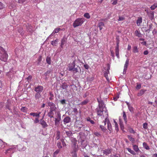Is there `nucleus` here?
<instances>
[{
    "instance_id": "1",
    "label": "nucleus",
    "mask_w": 157,
    "mask_h": 157,
    "mask_svg": "<svg viewBox=\"0 0 157 157\" xmlns=\"http://www.w3.org/2000/svg\"><path fill=\"white\" fill-rule=\"evenodd\" d=\"M8 58V55L6 51L2 47L0 46V59L2 61L6 62Z\"/></svg>"
},
{
    "instance_id": "2",
    "label": "nucleus",
    "mask_w": 157,
    "mask_h": 157,
    "mask_svg": "<svg viewBox=\"0 0 157 157\" xmlns=\"http://www.w3.org/2000/svg\"><path fill=\"white\" fill-rule=\"evenodd\" d=\"M84 21V18H79L77 19L73 23V26L74 27L76 28L79 26H81Z\"/></svg>"
},
{
    "instance_id": "3",
    "label": "nucleus",
    "mask_w": 157,
    "mask_h": 157,
    "mask_svg": "<svg viewBox=\"0 0 157 157\" xmlns=\"http://www.w3.org/2000/svg\"><path fill=\"white\" fill-rule=\"evenodd\" d=\"M95 111L97 113V115L98 116H104L103 114V112H104L108 116V114L107 110H104L103 109L97 108L96 109Z\"/></svg>"
},
{
    "instance_id": "4",
    "label": "nucleus",
    "mask_w": 157,
    "mask_h": 157,
    "mask_svg": "<svg viewBox=\"0 0 157 157\" xmlns=\"http://www.w3.org/2000/svg\"><path fill=\"white\" fill-rule=\"evenodd\" d=\"M147 13L151 20H152L154 18V12L150 10H145Z\"/></svg>"
},
{
    "instance_id": "5",
    "label": "nucleus",
    "mask_w": 157,
    "mask_h": 157,
    "mask_svg": "<svg viewBox=\"0 0 157 157\" xmlns=\"http://www.w3.org/2000/svg\"><path fill=\"white\" fill-rule=\"evenodd\" d=\"M108 119L106 118L105 119V120L103 121V124L100 125V128L101 129V130L103 132H105L106 130V128L105 127V126L106 124V122H107V121Z\"/></svg>"
},
{
    "instance_id": "6",
    "label": "nucleus",
    "mask_w": 157,
    "mask_h": 157,
    "mask_svg": "<svg viewBox=\"0 0 157 157\" xmlns=\"http://www.w3.org/2000/svg\"><path fill=\"white\" fill-rule=\"evenodd\" d=\"M58 117L55 118V124L56 126H58L59 124V122L61 120V114L58 113L57 114Z\"/></svg>"
},
{
    "instance_id": "7",
    "label": "nucleus",
    "mask_w": 157,
    "mask_h": 157,
    "mask_svg": "<svg viewBox=\"0 0 157 157\" xmlns=\"http://www.w3.org/2000/svg\"><path fill=\"white\" fill-rule=\"evenodd\" d=\"M97 101L98 103V108L104 109L105 107V105L102 100H100L98 98H97Z\"/></svg>"
},
{
    "instance_id": "8",
    "label": "nucleus",
    "mask_w": 157,
    "mask_h": 157,
    "mask_svg": "<svg viewBox=\"0 0 157 157\" xmlns=\"http://www.w3.org/2000/svg\"><path fill=\"white\" fill-rule=\"evenodd\" d=\"M119 40H117V46L115 48V53L117 57L119 59L120 58L119 55Z\"/></svg>"
},
{
    "instance_id": "9",
    "label": "nucleus",
    "mask_w": 157,
    "mask_h": 157,
    "mask_svg": "<svg viewBox=\"0 0 157 157\" xmlns=\"http://www.w3.org/2000/svg\"><path fill=\"white\" fill-rule=\"evenodd\" d=\"M26 30L28 32L30 33H32L33 31L32 26L29 24H27L26 25Z\"/></svg>"
},
{
    "instance_id": "10",
    "label": "nucleus",
    "mask_w": 157,
    "mask_h": 157,
    "mask_svg": "<svg viewBox=\"0 0 157 157\" xmlns=\"http://www.w3.org/2000/svg\"><path fill=\"white\" fill-rule=\"evenodd\" d=\"M43 87L42 86H39L35 88L34 90L37 93H39L40 92H41L43 90Z\"/></svg>"
},
{
    "instance_id": "11",
    "label": "nucleus",
    "mask_w": 157,
    "mask_h": 157,
    "mask_svg": "<svg viewBox=\"0 0 157 157\" xmlns=\"http://www.w3.org/2000/svg\"><path fill=\"white\" fill-rule=\"evenodd\" d=\"M48 104V106L50 107V110H55L56 107L55 104L54 103L52 102H49Z\"/></svg>"
},
{
    "instance_id": "12",
    "label": "nucleus",
    "mask_w": 157,
    "mask_h": 157,
    "mask_svg": "<svg viewBox=\"0 0 157 157\" xmlns=\"http://www.w3.org/2000/svg\"><path fill=\"white\" fill-rule=\"evenodd\" d=\"M75 67V61H74L72 63L70 64L68 66V70L69 71H72L74 67Z\"/></svg>"
},
{
    "instance_id": "13",
    "label": "nucleus",
    "mask_w": 157,
    "mask_h": 157,
    "mask_svg": "<svg viewBox=\"0 0 157 157\" xmlns=\"http://www.w3.org/2000/svg\"><path fill=\"white\" fill-rule=\"evenodd\" d=\"M71 119L69 116L65 117L63 120L64 124H66L67 123H69L71 122Z\"/></svg>"
},
{
    "instance_id": "14",
    "label": "nucleus",
    "mask_w": 157,
    "mask_h": 157,
    "mask_svg": "<svg viewBox=\"0 0 157 157\" xmlns=\"http://www.w3.org/2000/svg\"><path fill=\"white\" fill-rule=\"evenodd\" d=\"M146 90L145 89H141L138 92L137 95L138 97H140L143 95L146 91Z\"/></svg>"
},
{
    "instance_id": "15",
    "label": "nucleus",
    "mask_w": 157,
    "mask_h": 157,
    "mask_svg": "<svg viewBox=\"0 0 157 157\" xmlns=\"http://www.w3.org/2000/svg\"><path fill=\"white\" fill-rule=\"evenodd\" d=\"M41 97V95L40 93H36L35 95V98L36 100H37V102H40L39 99Z\"/></svg>"
},
{
    "instance_id": "16",
    "label": "nucleus",
    "mask_w": 157,
    "mask_h": 157,
    "mask_svg": "<svg viewBox=\"0 0 157 157\" xmlns=\"http://www.w3.org/2000/svg\"><path fill=\"white\" fill-rule=\"evenodd\" d=\"M132 52L134 53L138 52V48L137 45L135 46L132 47Z\"/></svg>"
},
{
    "instance_id": "17",
    "label": "nucleus",
    "mask_w": 157,
    "mask_h": 157,
    "mask_svg": "<svg viewBox=\"0 0 157 157\" xmlns=\"http://www.w3.org/2000/svg\"><path fill=\"white\" fill-rule=\"evenodd\" d=\"M40 124L42 125L43 128H46L48 126L44 120H41L40 121Z\"/></svg>"
},
{
    "instance_id": "18",
    "label": "nucleus",
    "mask_w": 157,
    "mask_h": 157,
    "mask_svg": "<svg viewBox=\"0 0 157 157\" xmlns=\"http://www.w3.org/2000/svg\"><path fill=\"white\" fill-rule=\"evenodd\" d=\"M61 29L60 28L55 29L53 31L52 33L49 36H51L54 35L56 33H58Z\"/></svg>"
},
{
    "instance_id": "19",
    "label": "nucleus",
    "mask_w": 157,
    "mask_h": 157,
    "mask_svg": "<svg viewBox=\"0 0 157 157\" xmlns=\"http://www.w3.org/2000/svg\"><path fill=\"white\" fill-rule=\"evenodd\" d=\"M54 111L50 110L49 112L48 113V115L50 118L53 117V115L54 114L53 111Z\"/></svg>"
},
{
    "instance_id": "20",
    "label": "nucleus",
    "mask_w": 157,
    "mask_h": 157,
    "mask_svg": "<svg viewBox=\"0 0 157 157\" xmlns=\"http://www.w3.org/2000/svg\"><path fill=\"white\" fill-rule=\"evenodd\" d=\"M107 128L108 130L110 131H111L112 129V126L109 120L108 119V120L107 121Z\"/></svg>"
},
{
    "instance_id": "21",
    "label": "nucleus",
    "mask_w": 157,
    "mask_h": 157,
    "mask_svg": "<svg viewBox=\"0 0 157 157\" xmlns=\"http://www.w3.org/2000/svg\"><path fill=\"white\" fill-rule=\"evenodd\" d=\"M56 136L55 138L56 140H58L60 138V132L59 131H56Z\"/></svg>"
},
{
    "instance_id": "22",
    "label": "nucleus",
    "mask_w": 157,
    "mask_h": 157,
    "mask_svg": "<svg viewBox=\"0 0 157 157\" xmlns=\"http://www.w3.org/2000/svg\"><path fill=\"white\" fill-rule=\"evenodd\" d=\"M132 146L133 147V149L136 152H138L140 150L138 148V146L136 145H134V144H132Z\"/></svg>"
},
{
    "instance_id": "23",
    "label": "nucleus",
    "mask_w": 157,
    "mask_h": 157,
    "mask_svg": "<svg viewBox=\"0 0 157 157\" xmlns=\"http://www.w3.org/2000/svg\"><path fill=\"white\" fill-rule=\"evenodd\" d=\"M135 35L136 36L139 37H142V35L137 30L135 31Z\"/></svg>"
},
{
    "instance_id": "24",
    "label": "nucleus",
    "mask_w": 157,
    "mask_h": 157,
    "mask_svg": "<svg viewBox=\"0 0 157 157\" xmlns=\"http://www.w3.org/2000/svg\"><path fill=\"white\" fill-rule=\"evenodd\" d=\"M58 39H56L54 41H52L51 42V44L53 46H56L58 44Z\"/></svg>"
},
{
    "instance_id": "25",
    "label": "nucleus",
    "mask_w": 157,
    "mask_h": 157,
    "mask_svg": "<svg viewBox=\"0 0 157 157\" xmlns=\"http://www.w3.org/2000/svg\"><path fill=\"white\" fill-rule=\"evenodd\" d=\"M142 18L141 17L138 18L136 21V24L138 26H139L142 22Z\"/></svg>"
},
{
    "instance_id": "26",
    "label": "nucleus",
    "mask_w": 157,
    "mask_h": 157,
    "mask_svg": "<svg viewBox=\"0 0 157 157\" xmlns=\"http://www.w3.org/2000/svg\"><path fill=\"white\" fill-rule=\"evenodd\" d=\"M98 25L99 28L100 30H101L102 29V27L105 26V24L103 22H101L99 23Z\"/></svg>"
},
{
    "instance_id": "27",
    "label": "nucleus",
    "mask_w": 157,
    "mask_h": 157,
    "mask_svg": "<svg viewBox=\"0 0 157 157\" xmlns=\"http://www.w3.org/2000/svg\"><path fill=\"white\" fill-rule=\"evenodd\" d=\"M14 150L12 148H10L6 151L5 153L6 154H7L8 153H13Z\"/></svg>"
},
{
    "instance_id": "28",
    "label": "nucleus",
    "mask_w": 157,
    "mask_h": 157,
    "mask_svg": "<svg viewBox=\"0 0 157 157\" xmlns=\"http://www.w3.org/2000/svg\"><path fill=\"white\" fill-rule=\"evenodd\" d=\"M127 150L130 153L133 155H135L136 154V153L133 150H132L130 148H127Z\"/></svg>"
},
{
    "instance_id": "29",
    "label": "nucleus",
    "mask_w": 157,
    "mask_h": 157,
    "mask_svg": "<svg viewBox=\"0 0 157 157\" xmlns=\"http://www.w3.org/2000/svg\"><path fill=\"white\" fill-rule=\"evenodd\" d=\"M128 139L129 140L132 142V143L133 144L135 143V139L132 137L131 136L129 135H128L127 136Z\"/></svg>"
},
{
    "instance_id": "30",
    "label": "nucleus",
    "mask_w": 157,
    "mask_h": 157,
    "mask_svg": "<svg viewBox=\"0 0 157 157\" xmlns=\"http://www.w3.org/2000/svg\"><path fill=\"white\" fill-rule=\"evenodd\" d=\"M111 152V150L109 149H107L103 151V153L105 154L106 155H107L108 154L110 153Z\"/></svg>"
},
{
    "instance_id": "31",
    "label": "nucleus",
    "mask_w": 157,
    "mask_h": 157,
    "mask_svg": "<svg viewBox=\"0 0 157 157\" xmlns=\"http://www.w3.org/2000/svg\"><path fill=\"white\" fill-rule=\"evenodd\" d=\"M144 147L146 150H149L150 149V147L145 142H144L143 144Z\"/></svg>"
},
{
    "instance_id": "32",
    "label": "nucleus",
    "mask_w": 157,
    "mask_h": 157,
    "mask_svg": "<svg viewBox=\"0 0 157 157\" xmlns=\"http://www.w3.org/2000/svg\"><path fill=\"white\" fill-rule=\"evenodd\" d=\"M129 59H127L124 65V68L125 69V70L127 69V67L129 64Z\"/></svg>"
},
{
    "instance_id": "33",
    "label": "nucleus",
    "mask_w": 157,
    "mask_h": 157,
    "mask_svg": "<svg viewBox=\"0 0 157 157\" xmlns=\"http://www.w3.org/2000/svg\"><path fill=\"white\" fill-rule=\"evenodd\" d=\"M66 42V40L65 39H62L61 41L60 47L62 48H63V45Z\"/></svg>"
},
{
    "instance_id": "34",
    "label": "nucleus",
    "mask_w": 157,
    "mask_h": 157,
    "mask_svg": "<svg viewBox=\"0 0 157 157\" xmlns=\"http://www.w3.org/2000/svg\"><path fill=\"white\" fill-rule=\"evenodd\" d=\"M157 7V3H155L150 7V9L152 10H154Z\"/></svg>"
},
{
    "instance_id": "35",
    "label": "nucleus",
    "mask_w": 157,
    "mask_h": 157,
    "mask_svg": "<svg viewBox=\"0 0 157 157\" xmlns=\"http://www.w3.org/2000/svg\"><path fill=\"white\" fill-rule=\"evenodd\" d=\"M123 117L125 123L126 124L127 122V120L126 115V114L125 112H123Z\"/></svg>"
},
{
    "instance_id": "36",
    "label": "nucleus",
    "mask_w": 157,
    "mask_h": 157,
    "mask_svg": "<svg viewBox=\"0 0 157 157\" xmlns=\"http://www.w3.org/2000/svg\"><path fill=\"white\" fill-rule=\"evenodd\" d=\"M68 86L67 84L65 83H63L62 84L61 86V88L63 89L66 90Z\"/></svg>"
},
{
    "instance_id": "37",
    "label": "nucleus",
    "mask_w": 157,
    "mask_h": 157,
    "mask_svg": "<svg viewBox=\"0 0 157 157\" xmlns=\"http://www.w3.org/2000/svg\"><path fill=\"white\" fill-rule=\"evenodd\" d=\"M80 67H79L77 66V67H74L72 71L73 72L75 73L78 71V69H80Z\"/></svg>"
},
{
    "instance_id": "38",
    "label": "nucleus",
    "mask_w": 157,
    "mask_h": 157,
    "mask_svg": "<svg viewBox=\"0 0 157 157\" xmlns=\"http://www.w3.org/2000/svg\"><path fill=\"white\" fill-rule=\"evenodd\" d=\"M86 120L90 122L92 124H94V121L91 120L90 117H88L86 118Z\"/></svg>"
},
{
    "instance_id": "39",
    "label": "nucleus",
    "mask_w": 157,
    "mask_h": 157,
    "mask_svg": "<svg viewBox=\"0 0 157 157\" xmlns=\"http://www.w3.org/2000/svg\"><path fill=\"white\" fill-rule=\"evenodd\" d=\"M128 107L129 111L132 113L133 112V108L129 104H127Z\"/></svg>"
},
{
    "instance_id": "40",
    "label": "nucleus",
    "mask_w": 157,
    "mask_h": 157,
    "mask_svg": "<svg viewBox=\"0 0 157 157\" xmlns=\"http://www.w3.org/2000/svg\"><path fill=\"white\" fill-rule=\"evenodd\" d=\"M89 102V100L88 99H86L85 100L82 101L81 103V104L82 105H85L87 104Z\"/></svg>"
},
{
    "instance_id": "41",
    "label": "nucleus",
    "mask_w": 157,
    "mask_h": 157,
    "mask_svg": "<svg viewBox=\"0 0 157 157\" xmlns=\"http://www.w3.org/2000/svg\"><path fill=\"white\" fill-rule=\"evenodd\" d=\"M46 62L48 64H51V60L50 57H47L46 59Z\"/></svg>"
},
{
    "instance_id": "42",
    "label": "nucleus",
    "mask_w": 157,
    "mask_h": 157,
    "mask_svg": "<svg viewBox=\"0 0 157 157\" xmlns=\"http://www.w3.org/2000/svg\"><path fill=\"white\" fill-rule=\"evenodd\" d=\"M18 32L21 35L23 34V30L22 28H20L18 29Z\"/></svg>"
},
{
    "instance_id": "43",
    "label": "nucleus",
    "mask_w": 157,
    "mask_h": 157,
    "mask_svg": "<svg viewBox=\"0 0 157 157\" xmlns=\"http://www.w3.org/2000/svg\"><path fill=\"white\" fill-rule=\"evenodd\" d=\"M30 115L33 116V117H39V115H37V113H31Z\"/></svg>"
},
{
    "instance_id": "44",
    "label": "nucleus",
    "mask_w": 157,
    "mask_h": 157,
    "mask_svg": "<svg viewBox=\"0 0 157 157\" xmlns=\"http://www.w3.org/2000/svg\"><path fill=\"white\" fill-rule=\"evenodd\" d=\"M84 16L87 19H89L90 17V16L88 13H85L84 14Z\"/></svg>"
},
{
    "instance_id": "45",
    "label": "nucleus",
    "mask_w": 157,
    "mask_h": 157,
    "mask_svg": "<svg viewBox=\"0 0 157 157\" xmlns=\"http://www.w3.org/2000/svg\"><path fill=\"white\" fill-rule=\"evenodd\" d=\"M149 29L145 30L146 32H148L149 33L150 31L152 29V25L151 24L149 25Z\"/></svg>"
},
{
    "instance_id": "46",
    "label": "nucleus",
    "mask_w": 157,
    "mask_h": 157,
    "mask_svg": "<svg viewBox=\"0 0 157 157\" xmlns=\"http://www.w3.org/2000/svg\"><path fill=\"white\" fill-rule=\"evenodd\" d=\"M114 122L115 123V130L117 131H118V124H117V122L115 121H114Z\"/></svg>"
},
{
    "instance_id": "47",
    "label": "nucleus",
    "mask_w": 157,
    "mask_h": 157,
    "mask_svg": "<svg viewBox=\"0 0 157 157\" xmlns=\"http://www.w3.org/2000/svg\"><path fill=\"white\" fill-rule=\"evenodd\" d=\"M66 134L68 136H70L72 135V132L71 131L66 132Z\"/></svg>"
},
{
    "instance_id": "48",
    "label": "nucleus",
    "mask_w": 157,
    "mask_h": 157,
    "mask_svg": "<svg viewBox=\"0 0 157 157\" xmlns=\"http://www.w3.org/2000/svg\"><path fill=\"white\" fill-rule=\"evenodd\" d=\"M59 150H57L55 151L53 154L54 157H56V155L59 153Z\"/></svg>"
},
{
    "instance_id": "49",
    "label": "nucleus",
    "mask_w": 157,
    "mask_h": 157,
    "mask_svg": "<svg viewBox=\"0 0 157 157\" xmlns=\"http://www.w3.org/2000/svg\"><path fill=\"white\" fill-rule=\"evenodd\" d=\"M141 84L137 83L136 86V89L137 90L140 89L141 88Z\"/></svg>"
},
{
    "instance_id": "50",
    "label": "nucleus",
    "mask_w": 157,
    "mask_h": 157,
    "mask_svg": "<svg viewBox=\"0 0 157 157\" xmlns=\"http://www.w3.org/2000/svg\"><path fill=\"white\" fill-rule=\"evenodd\" d=\"M57 145L59 148H61L62 147L60 142H58L57 144Z\"/></svg>"
},
{
    "instance_id": "51",
    "label": "nucleus",
    "mask_w": 157,
    "mask_h": 157,
    "mask_svg": "<svg viewBox=\"0 0 157 157\" xmlns=\"http://www.w3.org/2000/svg\"><path fill=\"white\" fill-rule=\"evenodd\" d=\"M125 18L123 16H119V18L118 19V21H122L124 20Z\"/></svg>"
},
{
    "instance_id": "52",
    "label": "nucleus",
    "mask_w": 157,
    "mask_h": 157,
    "mask_svg": "<svg viewBox=\"0 0 157 157\" xmlns=\"http://www.w3.org/2000/svg\"><path fill=\"white\" fill-rule=\"evenodd\" d=\"M42 60V56H39L37 59L38 64H39L40 62Z\"/></svg>"
},
{
    "instance_id": "53",
    "label": "nucleus",
    "mask_w": 157,
    "mask_h": 157,
    "mask_svg": "<svg viewBox=\"0 0 157 157\" xmlns=\"http://www.w3.org/2000/svg\"><path fill=\"white\" fill-rule=\"evenodd\" d=\"M143 128L145 129L147 128V123H144L143 124Z\"/></svg>"
},
{
    "instance_id": "54",
    "label": "nucleus",
    "mask_w": 157,
    "mask_h": 157,
    "mask_svg": "<svg viewBox=\"0 0 157 157\" xmlns=\"http://www.w3.org/2000/svg\"><path fill=\"white\" fill-rule=\"evenodd\" d=\"M27 108L25 107H22L21 109V110L24 112H26V111Z\"/></svg>"
},
{
    "instance_id": "55",
    "label": "nucleus",
    "mask_w": 157,
    "mask_h": 157,
    "mask_svg": "<svg viewBox=\"0 0 157 157\" xmlns=\"http://www.w3.org/2000/svg\"><path fill=\"white\" fill-rule=\"evenodd\" d=\"M60 103L62 105H64L66 104V100L65 99H63L60 101Z\"/></svg>"
},
{
    "instance_id": "56",
    "label": "nucleus",
    "mask_w": 157,
    "mask_h": 157,
    "mask_svg": "<svg viewBox=\"0 0 157 157\" xmlns=\"http://www.w3.org/2000/svg\"><path fill=\"white\" fill-rule=\"evenodd\" d=\"M94 134L97 136H101L100 133L97 132H94Z\"/></svg>"
},
{
    "instance_id": "57",
    "label": "nucleus",
    "mask_w": 157,
    "mask_h": 157,
    "mask_svg": "<svg viewBox=\"0 0 157 157\" xmlns=\"http://www.w3.org/2000/svg\"><path fill=\"white\" fill-rule=\"evenodd\" d=\"M5 7L4 5L0 2V10L3 9Z\"/></svg>"
},
{
    "instance_id": "58",
    "label": "nucleus",
    "mask_w": 157,
    "mask_h": 157,
    "mask_svg": "<svg viewBox=\"0 0 157 157\" xmlns=\"http://www.w3.org/2000/svg\"><path fill=\"white\" fill-rule=\"evenodd\" d=\"M39 117L36 118L35 120H34V122L35 124L38 123L39 121Z\"/></svg>"
},
{
    "instance_id": "59",
    "label": "nucleus",
    "mask_w": 157,
    "mask_h": 157,
    "mask_svg": "<svg viewBox=\"0 0 157 157\" xmlns=\"http://www.w3.org/2000/svg\"><path fill=\"white\" fill-rule=\"evenodd\" d=\"M109 72H108L107 71V72H105L104 74V76L106 78H108V74H109Z\"/></svg>"
},
{
    "instance_id": "60",
    "label": "nucleus",
    "mask_w": 157,
    "mask_h": 157,
    "mask_svg": "<svg viewBox=\"0 0 157 157\" xmlns=\"http://www.w3.org/2000/svg\"><path fill=\"white\" fill-rule=\"evenodd\" d=\"M84 68L86 69H87V70H88L89 68V66L87 64H84Z\"/></svg>"
},
{
    "instance_id": "61",
    "label": "nucleus",
    "mask_w": 157,
    "mask_h": 157,
    "mask_svg": "<svg viewBox=\"0 0 157 157\" xmlns=\"http://www.w3.org/2000/svg\"><path fill=\"white\" fill-rule=\"evenodd\" d=\"M73 111L74 113L76 114H77L78 113V110L76 108H75L73 109Z\"/></svg>"
},
{
    "instance_id": "62",
    "label": "nucleus",
    "mask_w": 157,
    "mask_h": 157,
    "mask_svg": "<svg viewBox=\"0 0 157 157\" xmlns=\"http://www.w3.org/2000/svg\"><path fill=\"white\" fill-rule=\"evenodd\" d=\"M26 0H18V2L19 3H22L25 2Z\"/></svg>"
},
{
    "instance_id": "63",
    "label": "nucleus",
    "mask_w": 157,
    "mask_h": 157,
    "mask_svg": "<svg viewBox=\"0 0 157 157\" xmlns=\"http://www.w3.org/2000/svg\"><path fill=\"white\" fill-rule=\"evenodd\" d=\"M72 154L73 157H77V154L75 151H74V152H73Z\"/></svg>"
},
{
    "instance_id": "64",
    "label": "nucleus",
    "mask_w": 157,
    "mask_h": 157,
    "mask_svg": "<svg viewBox=\"0 0 157 157\" xmlns=\"http://www.w3.org/2000/svg\"><path fill=\"white\" fill-rule=\"evenodd\" d=\"M112 13H109L108 14L107 19H109L111 17Z\"/></svg>"
}]
</instances>
